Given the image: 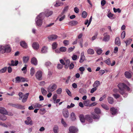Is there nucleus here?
Segmentation results:
<instances>
[{
    "mask_svg": "<svg viewBox=\"0 0 133 133\" xmlns=\"http://www.w3.org/2000/svg\"><path fill=\"white\" fill-rule=\"evenodd\" d=\"M61 123L64 127H66L67 126V124L62 118L61 119Z\"/></svg>",
    "mask_w": 133,
    "mask_h": 133,
    "instance_id": "4c0bfd02",
    "label": "nucleus"
},
{
    "mask_svg": "<svg viewBox=\"0 0 133 133\" xmlns=\"http://www.w3.org/2000/svg\"><path fill=\"white\" fill-rule=\"evenodd\" d=\"M75 12L76 13H78L79 12V9L77 7H75L74 8Z\"/></svg>",
    "mask_w": 133,
    "mask_h": 133,
    "instance_id": "774afa93",
    "label": "nucleus"
},
{
    "mask_svg": "<svg viewBox=\"0 0 133 133\" xmlns=\"http://www.w3.org/2000/svg\"><path fill=\"white\" fill-rule=\"evenodd\" d=\"M125 36V31H123L121 35V37L122 39H124Z\"/></svg>",
    "mask_w": 133,
    "mask_h": 133,
    "instance_id": "4d7b16f0",
    "label": "nucleus"
},
{
    "mask_svg": "<svg viewBox=\"0 0 133 133\" xmlns=\"http://www.w3.org/2000/svg\"><path fill=\"white\" fill-rule=\"evenodd\" d=\"M11 50V48L9 45H0V52L1 53L3 54L5 52H9Z\"/></svg>",
    "mask_w": 133,
    "mask_h": 133,
    "instance_id": "7ed1b4c3",
    "label": "nucleus"
},
{
    "mask_svg": "<svg viewBox=\"0 0 133 133\" xmlns=\"http://www.w3.org/2000/svg\"><path fill=\"white\" fill-rule=\"evenodd\" d=\"M87 12L85 11H84L82 13V17L84 18H85L87 17Z\"/></svg>",
    "mask_w": 133,
    "mask_h": 133,
    "instance_id": "37998d69",
    "label": "nucleus"
},
{
    "mask_svg": "<svg viewBox=\"0 0 133 133\" xmlns=\"http://www.w3.org/2000/svg\"><path fill=\"white\" fill-rule=\"evenodd\" d=\"M63 43L66 46L68 45L69 44V41L66 40H64L63 41Z\"/></svg>",
    "mask_w": 133,
    "mask_h": 133,
    "instance_id": "69168bd1",
    "label": "nucleus"
},
{
    "mask_svg": "<svg viewBox=\"0 0 133 133\" xmlns=\"http://www.w3.org/2000/svg\"><path fill=\"white\" fill-rule=\"evenodd\" d=\"M11 63L8 64L10 66H16L18 64V61H15L12 60L11 61Z\"/></svg>",
    "mask_w": 133,
    "mask_h": 133,
    "instance_id": "ddd939ff",
    "label": "nucleus"
},
{
    "mask_svg": "<svg viewBox=\"0 0 133 133\" xmlns=\"http://www.w3.org/2000/svg\"><path fill=\"white\" fill-rule=\"evenodd\" d=\"M95 112L97 114H99L101 113V111L98 108H96L94 109Z\"/></svg>",
    "mask_w": 133,
    "mask_h": 133,
    "instance_id": "c9c22d12",
    "label": "nucleus"
},
{
    "mask_svg": "<svg viewBox=\"0 0 133 133\" xmlns=\"http://www.w3.org/2000/svg\"><path fill=\"white\" fill-rule=\"evenodd\" d=\"M71 119L73 121L75 120L76 119V116L74 112H72L71 114Z\"/></svg>",
    "mask_w": 133,
    "mask_h": 133,
    "instance_id": "79ce46f5",
    "label": "nucleus"
},
{
    "mask_svg": "<svg viewBox=\"0 0 133 133\" xmlns=\"http://www.w3.org/2000/svg\"><path fill=\"white\" fill-rule=\"evenodd\" d=\"M62 92V89L61 88H58L56 91V92L58 94H60Z\"/></svg>",
    "mask_w": 133,
    "mask_h": 133,
    "instance_id": "6e6d98bb",
    "label": "nucleus"
},
{
    "mask_svg": "<svg viewBox=\"0 0 133 133\" xmlns=\"http://www.w3.org/2000/svg\"><path fill=\"white\" fill-rule=\"evenodd\" d=\"M44 14V16H45L46 17H49L52 15L53 14V12L52 11H49L47 10V11L45 12V13L43 12Z\"/></svg>",
    "mask_w": 133,
    "mask_h": 133,
    "instance_id": "2eb2a0df",
    "label": "nucleus"
},
{
    "mask_svg": "<svg viewBox=\"0 0 133 133\" xmlns=\"http://www.w3.org/2000/svg\"><path fill=\"white\" fill-rule=\"evenodd\" d=\"M118 86L119 89V92L120 94L124 97L127 96L128 95L125 93V90L127 89L128 91H130V89L125 84L123 83L118 84Z\"/></svg>",
    "mask_w": 133,
    "mask_h": 133,
    "instance_id": "f257e3e1",
    "label": "nucleus"
},
{
    "mask_svg": "<svg viewBox=\"0 0 133 133\" xmlns=\"http://www.w3.org/2000/svg\"><path fill=\"white\" fill-rule=\"evenodd\" d=\"M104 62L108 65H110L111 64V61L110 58H109L107 60L105 61Z\"/></svg>",
    "mask_w": 133,
    "mask_h": 133,
    "instance_id": "8fccbe9b",
    "label": "nucleus"
},
{
    "mask_svg": "<svg viewBox=\"0 0 133 133\" xmlns=\"http://www.w3.org/2000/svg\"><path fill=\"white\" fill-rule=\"evenodd\" d=\"M106 3V2L105 0H102L101 2V4L102 6H104Z\"/></svg>",
    "mask_w": 133,
    "mask_h": 133,
    "instance_id": "e2e57ef3",
    "label": "nucleus"
},
{
    "mask_svg": "<svg viewBox=\"0 0 133 133\" xmlns=\"http://www.w3.org/2000/svg\"><path fill=\"white\" fill-rule=\"evenodd\" d=\"M68 9V6H66L64 8L62 12L64 14L65 12L67 11Z\"/></svg>",
    "mask_w": 133,
    "mask_h": 133,
    "instance_id": "864d4df0",
    "label": "nucleus"
},
{
    "mask_svg": "<svg viewBox=\"0 0 133 133\" xmlns=\"http://www.w3.org/2000/svg\"><path fill=\"white\" fill-rule=\"evenodd\" d=\"M0 113L3 114H5L6 113V111L4 108L0 107Z\"/></svg>",
    "mask_w": 133,
    "mask_h": 133,
    "instance_id": "5701e85b",
    "label": "nucleus"
},
{
    "mask_svg": "<svg viewBox=\"0 0 133 133\" xmlns=\"http://www.w3.org/2000/svg\"><path fill=\"white\" fill-rule=\"evenodd\" d=\"M14 107L16 108L17 109H22L23 108V107L21 105L18 104H14Z\"/></svg>",
    "mask_w": 133,
    "mask_h": 133,
    "instance_id": "c85d7f7f",
    "label": "nucleus"
},
{
    "mask_svg": "<svg viewBox=\"0 0 133 133\" xmlns=\"http://www.w3.org/2000/svg\"><path fill=\"white\" fill-rule=\"evenodd\" d=\"M29 95V93H27L25 94L23 96V98L22 100V102L23 103L25 102L28 97Z\"/></svg>",
    "mask_w": 133,
    "mask_h": 133,
    "instance_id": "b1692460",
    "label": "nucleus"
},
{
    "mask_svg": "<svg viewBox=\"0 0 133 133\" xmlns=\"http://www.w3.org/2000/svg\"><path fill=\"white\" fill-rule=\"evenodd\" d=\"M95 50L96 51L98 55H100L102 52V50L101 48L97 49V48H95Z\"/></svg>",
    "mask_w": 133,
    "mask_h": 133,
    "instance_id": "7c9ffc66",
    "label": "nucleus"
},
{
    "mask_svg": "<svg viewBox=\"0 0 133 133\" xmlns=\"http://www.w3.org/2000/svg\"><path fill=\"white\" fill-rule=\"evenodd\" d=\"M106 96L105 95H104L102 96V97H101L99 99V101H102L104 98H105Z\"/></svg>",
    "mask_w": 133,
    "mask_h": 133,
    "instance_id": "052dcab7",
    "label": "nucleus"
},
{
    "mask_svg": "<svg viewBox=\"0 0 133 133\" xmlns=\"http://www.w3.org/2000/svg\"><path fill=\"white\" fill-rule=\"evenodd\" d=\"M35 72V70L32 67L31 68L30 70V74L31 76H32Z\"/></svg>",
    "mask_w": 133,
    "mask_h": 133,
    "instance_id": "f704fd0d",
    "label": "nucleus"
},
{
    "mask_svg": "<svg viewBox=\"0 0 133 133\" xmlns=\"http://www.w3.org/2000/svg\"><path fill=\"white\" fill-rule=\"evenodd\" d=\"M89 100H87L85 101H84V104L85 106H88L89 105Z\"/></svg>",
    "mask_w": 133,
    "mask_h": 133,
    "instance_id": "5fc2aeb1",
    "label": "nucleus"
},
{
    "mask_svg": "<svg viewBox=\"0 0 133 133\" xmlns=\"http://www.w3.org/2000/svg\"><path fill=\"white\" fill-rule=\"evenodd\" d=\"M104 36L103 39V41L105 42H107L110 39V36L107 34V33H104L103 34Z\"/></svg>",
    "mask_w": 133,
    "mask_h": 133,
    "instance_id": "1a4fd4ad",
    "label": "nucleus"
},
{
    "mask_svg": "<svg viewBox=\"0 0 133 133\" xmlns=\"http://www.w3.org/2000/svg\"><path fill=\"white\" fill-rule=\"evenodd\" d=\"M66 92L67 94L70 96H71V93L70 90L68 89H66Z\"/></svg>",
    "mask_w": 133,
    "mask_h": 133,
    "instance_id": "13d9d810",
    "label": "nucleus"
},
{
    "mask_svg": "<svg viewBox=\"0 0 133 133\" xmlns=\"http://www.w3.org/2000/svg\"><path fill=\"white\" fill-rule=\"evenodd\" d=\"M65 17V15L64 14L61 13V14L59 15L57 18H60L59 19V21H61L64 19Z\"/></svg>",
    "mask_w": 133,
    "mask_h": 133,
    "instance_id": "6ab92c4d",
    "label": "nucleus"
},
{
    "mask_svg": "<svg viewBox=\"0 0 133 133\" xmlns=\"http://www.w3.org/2000/svg\"><path fill=\"white\" fill-rule=\"evenodd\" d=\"M113 10L114 12H118L119 13H120L121 12V10L119 9H116L115 8H113Z\"/></svg>",
    "mask_w": 133,
    "mask_h": 133,
    "instance_id": "de8ad7c7",
    "label": "nucleus"
},
{
    "mask_svg": "<svg viewBox=\"0 0 133 133\" xmlns=\"http://www.w3.org/2000/svg\"><path fill=\"white\" fill-rule=\"evenodd\" d=\"M124 75L125 77L128 78H130L131 77V74L128 71H126L125 72Z\"/></svg>",
    "mask_w": 133,
    "mask_h": 133,
    "instance_id": "393cba45",
    "label": "nucleus"
},
{
    "mask_svg": "<svg viewBox=\"0 0 133 133\" xmlns=\"http://www.w3.org/2000/svg\"><path fill=\"white\" fill-rule=\"evenodd\" d=\"M42 72L41 71L39 70L36 73L35 76L36 78L39 80H41L42 79Z\"/></svg>",
    "mask_w": 133,
    "mask_h": 133,
    "instance_id": "0eeeda50",
    "label": "nucleus"
},
{
    "mask_svg": "<svg viewBox=\"0 0 133 133\" xmlns=\"http://www.w3.org/2000/svg\"><path fill=\"white\" fill-rule=\"evenodd\" d=\"M25 123L26 124L29 125V124L32 125L33 124L30 118L29 117H27V120L25 121Z\"/></svg>",
    "mask_w": 133,
    "mask_h": 133,
    "instance_id": "9b49d317",
    "label": "nucleus"
},
{
    "mask_svg": "<svg viewBox=\"0 0 133 133\" xmlns=\"http://www.w3.org/2000/svg\"><path fill=\"white\" fill-rule=\"evenodd\" d=\"M78 23V22L76 21H70L69 22V24L71 25H75Z\"/></svg>",
    "mask_w": 133,
    "mask_h": 133,
    "instance_id": "c756f323",
    "label": "nucleus"
},
{
    "mask_svg": "<svg viewBox=\"0 0 133 133\" xmlns=\"http://www.w3.org/2000/svg\"><path fill=\"white\" fill-rule=\"evenodd\" d=\"M59 49L62 52H65L66 50V48L64 47H62L60 48Z\"/></svg>",
    "mask_w": 133,
    "mask_h": 133,
    "instance_id": "49530a36",
    "label": "nucleus"
},
{
    "mask_svg": "<svg viewBox=\"0 0 133 133\" xmlns=\"http://www.w3.org/2000/svg\"><path fill=\"white\" fill-rule=\"evenodd\" d=\"M51 63L49 61H47L45 63V65L48 68L51 65Z\"/></svg>",
    "mask_w": 133,
    "mask_h": 133,
    "instance_id": "09e8293b",
    "label": "nucleus"
},
{
    "mask_svg": "<svg viewBox=\"0 0 133 133\" xmlns=\"http://www.w3.org/2000/svg\"><path fill=\"white\" fill-rule=\"evenodd\" d=\"M110 110L111 112L112 115H114L116 114L117 111V109L114 107L111 108Z\"/></svg>",
    "mask_w": 133,
    "mask_h": 133,
    "instance_id": "f3484780",
    "label": "nucleus"
},
{
    "mask_svg": "<svg viewBox=\"0 0 133 133\" xmlns=\"http://www.w3.org/2000/svg\"><path fill=\"white\" fill-rule=\"evenodd\" d=\"M69 133H76L78 131V129L74 127H70L69 128Z\"/></svg>",
    "mask_w": 133,
    "mask_h": 133,
    "instance_id": "6e6552de",
    "label": "nucleus"
},
{
    "mask_svg": "<svg viewBox=\"0 0 133 133\" xmlns=\"http://www.w3.org/2000/svg\"><path fill=\"white\" fill-rule=\"evenodd\" d=\"M23 63H26L28 62L29 59V57L28 56L23 57Z\"/></svg>",
    "mask_w": 133,
    "mask_h": 133,
    "instance_id": "2f4dec72",
    "label": "nucleus"
},
{
    "mask_svg": "<svg viewBox=\"0 0 133 133\" xmlns=\"http://www.w3.org/2000/svg\"><path fill=\"white\" fill-rule=\"evenodd\" d=\"M63 66L62 65L60 64H58L57 66V68L58 69H61L63 67Z\"/></svg>",
    "mask_w": 133,
    "mask_h": 133,
    "instance_id": "680f3d73",
    "label": "nucleus"
},
{
    "mask_svg": "<svg viewBox=\"0 0 133 133\" xmlns=\"http://www.w3.org/2000/svg\"><path fill=\"white\" fill-rule=\"evenodd\" d=\"M31 62L32 64L36 65L37 64V61L36 58L34 57L32 58L31 59Z\"/></svg>",
    "mask_w": 133,
    "mask_h": 133,
    "instance_id": "dca6fc26",
    "label": "nucleus"
},
{
    "mask_svg": "<svg viewBox=\"0 0 133 133\" xmlns=\"http://www.w3.org/2000/svg\"><path fill=\"white\" fill-rule=\"evenodd\" d=\"M113 96L116 99L119 97L120 96V95L118 94H113Z\"/></svg>",
    "mask_w": 133,
    "mask_h": 133,
    "instance_id": "bf43d9fd",
    "label": "nucleus"
},
{
    "mask_svg": "<svg viewBox=\"0 0 133 133\" xmlns=\"http://www.w3.org/2000/svg\"><path fill=\"white\" fill-rule=\"evenodd\" d=\"M57 36L56 35H52L48 37V38L50 40H53L57 38Z\"/></svg>",
    "mask_w": 133,
    "mask_h": 133,
    "instance_id": "a211bd4d",
    "label": "nucleus"
},
{
    "mask_svg": "<svg viewBox=\"0 0 133 133\" xmlns=\"http://www.w3.org/2000/svg\"><path fill=\"white\" fill-rule=\"evenodd\" d=\"M85 59V57L84 55V53L83 52L81 54V57L80 59L79 62L80 63H82L84 61Z\"/></svg>",
    "mask_w": 133,
    "mask_h": 133,
    "instance_id": "aec40b11",
    "label": "nucleus"
},
{
    "mask_svg": "<svg viewBox=\"0 0 133 133\" xmlns=\"http://www.w3.org/2000/svg\"><path fill=\"white\" fill-rule=\"evenodd\" d=\"M44 18V14L42 12L37 16L35 19V23L36 26H41L43 23V20Z\"/></svg>",
    "mask_w": 133,
    "mask_h": 133,
    "instance_id": "f03ea898",
    "label": "nucleus"
},
{
    "mask_svg": "<svg viewBox=\"0 0 133 133\" xmlns=\"http://www.w3.org/2000/svg\"><path fill=\"white\" fill-rule=\"evenodd\" d=\"M21 45L23 48H26L27 47L26 43L24 41H22L20 42Z\"/></svg>",
    "mask_w": 133,
    "mask_h": 133,
    "instance_id": "412c9836",
    "label": "nucleus"
},
{
    "mask_svg": "<svg viewBox=\"0 0 133 133\" xmlns=\"http://www.w3.org/2000/svg\"><path fill=\"white\" fill-rule=\"evenodd\" d=\"M108 103L111 104H112L114 102L113 98L110 97H108Z\"/></svg>",
    "mask_w": 133,
    "mask_h": 133,
    "instance_id": "cd10ccee",
    "label": "nucleus"
},
{
    "mask_svg": "<svg viewBox=\"0 0 133 133\" xmlns=\"http://www.w3.org/2000/svg\"><path fill=\"white\" fill-rule=\"evenodd\" d=\"M87 53L89 54L92 55L94 54V51L92 49L89 48L87 50Z\"/></svg>",
    "mask_w": 133,
    "mask_h": 133,
    "instance_id": "a878e982",
    "label": "nucleus"
},
{
    "mask_svg": "<svg viewBox=\"0 0 133 133\" xmlns=\"http://www.w3.org/2000/svg\"><path fill=\"white\" fill-rule=\"evenodd\" d=\"M100 85V82L99 81H96L93 84V87H94L97 88Z\"/></svg>",
    "mask_w": 133,
    "mask_h": 133,
    "instance_id": "4be33fe9",
    "label": "nucleus"
},
{
    "mask_svg": "<svg viewBox=\"0 0 133 133\" xmlns=\"http://www.w3.org/2000/svg\"><path fill=\"white\" fill-rule=\"evenodd\" d=\"M132 40L131 39H128L125 42L127 45H129L131 43Z\"/></svg>",
    "mask_w": 133,
    "mask_h": 133,
    "instance_id": "a19ab883",
    "label": "nucleus"
},
{
    "mask_svg": "<svg viewBox=\"0 0 133 133\" xmlns=\"http://www.w3.org/2000/svg\"><path fill=\"white\" fill-rule=\"evenodd\" d=\"M97 89L96 88L94 87L92 88L90 91V93H93Z\"/></svg>",
    "mask_w": 133,
    "mask_h": 133,
    "instance_id": "0e129e2a",
    "label": "nucleus"
},
{
    "mask_svg": "<svg viewBox=\"0 0 133 133\" xmlns=\"http://www.w3.org/2000/svg\"><path fill=\"white\" fill-rule=\"evenodd\" d=\"M92 117L94 119H98L99 118V116L95 114H93Z\"/></svg>",
    "mask_w": 133,
    "mask_h": 133,
    "instance_id": "ea45409f",
    "label": "nucleus"
},
{
    "mask_svg": "<svg viewBox=\"0 0 133 133\" xmlns=\"http://www.w3.org/2000/svg\"><path fill=\"white\" fill-rule=\"evenodd\" d=\"M6 116L4 115H2L0 116V120L3 121H5L6 119Z\"/></svg>",
    "mask_w": 133,
    "mask_h": 133,
    "instance_id": "e433bc0d",
    "label": "nucleus"
},
{
    "mask_svg": "<svg viewBox=\"0 0 133 133\" xmlns=\"http://www.w3.org/2000/svg\"><path fill=\"white\" fill-rule=\"evenodd\" d=\"M79 117L82 123L84 122L85 120H87L90 123L92 122V119L89 115H87L85 117L82 114L81 115L79 116Z\"/></svg>",
    "mask_w": 133,
    "mask_h": 133,
    "instance_id": "20e7f679",
    "label": "nucleus"
},
{
    "mask_svg": "<svg viewBox=\"0 0 133 133\" xmlns=\"http://www.w3.org/2000/svg\"><path fill=\"white\" fill-rule=\"evenodd\" d=\"M53 131L54 133H58V127L57 125L54 126L53 129Z\"/></svg>",
    "mask_w": 133,
    "mask_h": 133,
    "instance_id": "473e14b6",
    "label": "nucleus"
},
{
    "mask_svg": "<svg viewBox=\"0 0 133 133\" xmlns=\"http://www.w3.org/2000/svg\"><path fill=\"white\" fill-rule=\"evenodd\" d=\"M115 44L118 46H119L121 45V42L119 37H117L115 38Z\"/></svg>",
    "mask_w": 133,
    "mask_h": 133,
    "instance_id": "4468645a",
    "label": "nucleus"
},
{
    "mask_svg": "<svg viewBox=\"0 0 133 133\" xmlns=\"http://www.w3.org/2000/svg\"><path fill=\"white\" fill-rule=\"evenodd\" d=\"M57 44L56 42L54 43L52 45V48L53 49H55L57 47Z\"/></svg>",
    "mask_w": 133,
    "mask_h": 133,
    "instance_id": "3c124183",
    "label": "nucleus"
},
{
    "mask_svg": "<svg viewBox=\"0 0 133 133\" xmlns=\"http://www.w3.org/2000/svg\"><path fill=\"white\" fill-rule=\"evenodd\" d=\"M47 47L44 46L41 49V52L43 53H46L47 52Z\"/></svg>",
    "mask_w": 133,
    "mask_h": 133,
    "instance_id": "bb28decb",
    "label": "nucleus"
},
{
    "mask_svg": "<svg viewBox=\"0 0 133 133\" xmlns=\"http://www.w3.org/2000/svg\"><path fill=\"white\" fill-rule=\"evenodd\" d=\"M101 106L105 110H108L109 109V108L106 104H103L101 105Z\"/></svg>",
    "mask_w": 133,
    "mask_h": 133,
    "instance_id": "a18cd8bd",
    "label": "nucleus"
},
{
    "mask_svg": "<svg viewBox=\"0 0 133 133\" xmlns=\"http://www.w3.org/2000/svg\"><path fill=\"white\" fill-rule=\"evenodd\" d=\"M39 45L37 42H34L32 44V47L35 50H38L39 48Z\"/></svg>",
    "mask_w": 133,
    "mask_h": 133,
    "instance_id": "9d476101",
    "label": "nucleus"
},
{
    "mask_svg": "<svg viewBox=\"0 0 133 133\" xmlns=\"http://www.w3.org/2000/svg\"><path fill=\"white\" fill-rule=\"evenodd\" d=\"M15 82L16 83H19L21 82H28L26 79L21 76H17L15 78Z\"/></svg>",
    "mask_w": 133,
    "mask_h": 133,
    "instance_id": "423d86ee",
    "label": "nucleus"
},
{
    "mask_svg": "<svg viewBox=\"0 0 133 133\" xmlns=\"http://www.w3.org/2000/svg\"><path fill=\"white\" fill-rule=\"evenodd\" d=\"M42 93L43 95H46L47 93V91L44 88H42L41 89Z\"/></svg>",
    "mask_w": 133,
    "mask_h": 133,
    "instance_id": "72a5a7b5",
    "label": "nucleus"
},
{
    "mask_svg": "<svg viewBox=\"0 0 133 133\" xmlns=\"http://www.w3.org/2000/svg\"><path fill=\"white\" fill-rule=\"evenodd\" d=\"M63 116L65 118H67L68 117L69 113L67 109H63Z\"/></svg>",
    "mask_w": 133,
    "mask_h": 133,
    "instance_id": "f8f14e48",
    "label": "nucleus"
},
{
    "mask_svg": "<svg viewBox=\"0 0 133 133\" xmlns=\"http://www.w3.org/2000/svg\"><path fill=\"white\" fill-rule=\"evenodd\" d=\"M7 68L4 67L0 70V73L1 74L5 72L6 71Z\"/></svg>",
    "mask_w": 133,
    "mask_h": 133,
    "instance_id": "58836bf2",
    "label": "nucleus"
},
{
    "mask_svg": "<svg viewBox=\"0 0 133 133\" xmlns=\"http://www.w3.org/2000/svg\"><path fill=\"white\" fill-rule=\"evenodd\" d=\"M79 92L82 94H84L86 93V91L83 89H80L79 90Z\"/></svg>",
    "mask_w": 133,
    "mask_h": 133,
    "instance_id": "c03bdc74",
    "label": "nucleus"
},
{
    "mask_svg": "<svg viewBox=\"0 0 133 133\" xmlns=\"http://www.w3.org/2000/svg\"><path fill=\"white\" fill-rule=\"evenodd\" d=\"M83 41L82 39H81L79 40L78 41V43L80 44V46L81 48H82L83 47Z\"/></svg>",
    "mask_w": 133,
    "mask_h": 133,
    "instance_id": "603ef678",
    "label": "nucleus"
},
{
    "mask_svg": "<svg viewBox=\"0 0 133 133\" xmlns=\"http://www.w3.org/2000/svg\"><path fill=\"white\" fill-rule=\"evenodd\" d=\"M105 72L104 70H101L99 71V75L101 76L104 74Z\"/></svg>",
    "mask_w": 133,
    "mask_h": 133,
    "instance_id": "338daca9",
    "label": "nucleus"
},
{
    "mask_svg": "<svg viewBox=\"0 0 133 133\" xmlns=\"http://www.w3.org/2000/svg\"><path fill=\"white\" fill-rule=\"evenodd\" d=\"M57 87V86L55 84H52L47 88V91L48 92H52L56 90Z\"/></svg>",
    "mask_w": 133,
    "mask_h": 133,
    "instance_id": "39448f33",
    "label": "nucleus"
}]
</instances>
